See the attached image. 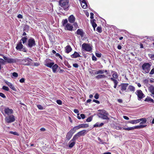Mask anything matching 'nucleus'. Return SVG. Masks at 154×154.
I'll list each match as a JSON object with an SVG mask.
<instances>
[{"label":"nucleus","instance_id":"1","mask_svg":"<svg viewBox=\"0 0 154 154\" xmlns=\"http://www.w3.org/2000/svg\"><path fill=\"white\" fill-rule=\"evenodd\" d=\"M140 119H141V121H142L140 122V125L128 128H123V129L127 131H130L134 130L135 129H140L144 128L146 126L143 125L146 123V120L145 119L143 118Z\"/></svg>","mask_w":154,"mask_h":154},{"label":"nucleus","instance_id":"2","mask_svg":"<svg viewBox=\"0 0 154 154\" xmlns=\"http://www.w3.org/2000/svg\"><path fill=\"white\" fill-rule=\"evenodd\" d=\"M151 66V65L148 63H143L142 66L143 70L142 72L144 73H149L150 69Z\"/></svg>","mask_w":154,"mask_h":154},{"label":"nucleus","instance_id":"3","mask_svg":"<svg viewBox=\"0 0 154 154\" xmlns=\"http://www.w3.org/2000/svg\"><path fill=\"white\" fill-rule=\"evenodd\" d=\"M59 4L64 10L66 11L68 9L69 6L68 0H60L59 2Z\"/></svg>","mask_w":154,"mask_h":154},{"label":"nucleus","instance_id":"4","mask_svg":"<svg viewBox=\"0 0 154 154\" xmlns=\"http://www.w3.org/2000/svg\"><path fill=\"white\" fill-rule=\"evenodd\" d=\"M26 45L28 48H31L35 46L36 43L35 39L33 38L30 37L28 39Z\"/></svg>","mask_w":154,"mask_h":154},{"label":"nucleus","instance_id":"5","mask_svg":"<svg viewBox=\"0 0 154 154\" xmlns=\"http://www.w3.org/2000/svg\"><path fill=\"white\" fill-rule=\"evenodd\" d=\"M87 131L85 130L81 131L74 135L72 139V141L75 140L81 136H84L87 133Z\"/></svg>","mask_w":154,"mask_h":154},{"label":"nucleus","instance_id":"6","mask_svg":"<svg viewBox=\"0 0 154 154\" xmlns=\"http://www.w3.org/2000/svg\"><path fill=\"white\" fill-rule=\"evenodd\" d=\"M23 46L22 44V42H20L17 43V46L16 47V48L17 50L23 51L25 52H26L27 51L26 48H23Z\"/></svg>","mask_w":154,"mask_h":154},{"label":"nucleus","instance_id":"7","mask_svg":"<svg viewBox=\"0 0 154 154\" xmlns=\"http://www.w3.org/2000/svg\"><path fill=\"white\" fill-rule=\"evenodd\" d=\"M4 59L5 60V62L8 63H15L17 62L16 60L15 59L10 58L9 57H6L3 55H2Z\"/></svg>","mask_w":154,"mask_h":154},{"label":"nucleus","instance_id":"8","mask_svg":"<svg viewBox=\"0 0 154 154\" xmlns=\"http://www.w3.org/2000/svg\"><path fill=\"white\" fill-rule=\"evenodd\" d=\"M5 120L7 123H11L15 121V117L13 115H11L6 117L5 118Z\"/></svg>","mask_w":154,"mask_h":154},{"label":"nucleus","instance_id":"9","mask_svg":"<svg viewBox=\"0 0 154 154\" xmlns=\"http://www.w3.org/2000/svg\"><path fill=\"white\" fill-rule=\"evenodd\" d=\"M82 48L85 51L88 52H91L92 50L91 46L87 43H83L82 45Z\"/></svg>","mask_w":154,"mask_h":154},{"label":"nucleus","instance_id":"10","mask_svg":"<svg viewBox=\"0 0 154 154\" xmlns=\"http://www.w3.org/2000/svg\"><path fill=\"white\" fill-rule=\"evenodd\" d=\"M32 61V60L31 59L27 58L24 59L22 60L21 62L24 65L28 66L31 64Z\"/></svg>","mask_w":154,"mask_h":154},{"label":"nucleus","instance_id":"11","mask_svg":"<svg viewBox=\"0 0 154 154\" xmlns=\"http://www.w3.org/2000/svg\"><path fill=\"white\" fill-rule=\"evenodd\" d=\"M135 93L137 95L138 99L139 100H140L143 98L145 97V95L140 90H137Z\"/></svg>","mask_w":154,"mask_h":154},{"label":"nucleus","instance_id":"12","mask_svg":"<svg viewBox=\"0 0 154 154\" xmlns=\"http://www.w3.org/2000/svg\"><path fill=\"white\" fill-rule=\"evenodd\" d=\"M75 131L73 129H71L67 133L66 135V140H69L72 137L73 134L75 132Z\"/></svg>","mask_w":154,"mask_h":154},{"label":"nucleus","instance_id":"13","mask_svg":"<svg viewBox=\"0 0 154 154\" xmlns=\"http://www.w3.org/2000/svg\"><path fill=\"white\" fill-rule=\"evenodd\" d=\"M89 127V125L87 124H81L79 125L78 126L75 127L73 129L76 131L81 128H87Z\"/></svg>","mask_w":154,"mask_h":154},{"label":"nucleus","instance_id":"14","mask_svg":"<svg viewBox=\"0 0 154 154\" xmlns=\"http://www.w3.org/2000/svg\"><path fill=\"white\" fill-rule=\"evenodd\" d=\"M4 112L5 113L9 116L13 113V111L12 109H10L9 108L7 107L4 109Z\"/></svg>","mask_w":154,"mask_h":154},{"label":"nucleus","instance_id":"15","mask_svg":"<svg viewBox=\"0 0 154 154\" xmlns=\"http://www.w3.org/2000/svg\"><path fill=\"white\" fill-rule=\"evenodd\" d=\"M129 84L128 83H122L119 86L121 87V91H126L128 85Z\"/></svg>","mask_w":154,"mask_h":154},{"label":"nucleus","instance_id":"16","mask_svg":"<svg viewBox=\"0 0 154 154\" xmlns=\"http://www.w3.org/2000/svg\"><path fill=\"white\" fill-rule=\"evenodd\" d=\"M64 27V29L65 30L70 31H72V29L73 28V26L69 23H67Z\"/></svg>","mask_w":154,"mask_h":154},{"label":"nucleus","instance_id":"17","mask_svg":"<svg viewBox=\"0 0 154 154\" xmlns=\"http://www.w3.org/2000/svg\"><path fill=\"white\" fill-rule=\"evenodd\" d=\"M75 34L80 35L81 37L82 38L83 37L84 35L85 34V32L83 31L82 29H78L75 33Z\"/></svg>","mask_w":154,"mask_h":154},{"label":"nucleus","instance_id":"18","mask_svg":"<svg viewBox=\"0 0 154 154\" xmlns=\"http://www.w3.org/2000/svg\"><path fill=\"white\" fill-rule=\"evenodd\" d=\"M5 83L8 85L10 88H11L12 90L14 91H16V89L14 86L11 83L8 82L7 81H5Z\"/></svg>","mask_w":154,"mask_h":154},{"label":"nucleus","instance_id":"19","mask_svg":"<svg viewBox=\"0 0 154 154\" xmlns=\"http://www.w3.org/2000/svg\"><path fill=\"white\" fill-rule=\"evenodd\" d=\"M75 18L73 15H71L68 18V20L69 22L71 23H73L75 21Z\"/></svg>","mask_w":154,"mask_h":154},{"label":"nucleus","instance_id":"20","mask_svg":"<svg viewBox=\"0 0 154 154\" xmlns=\"http://www.w3.org/2000/svg\"><path fill=\"white\" fill-rule=\"evenodd\" d=\"M135 91V87L132 85H129L128 87L127 90L126 91V92H128L130 91L132 92L133 93Z\"/></svg>","mask_w":154,"mask_h":154},{"label":"nucleus","instance_id":"21","mask_svg":"<svg viewBox=\"0 0 154 154\" xmlns=\"http://www.w3.org/2000/svg\"><path fill=\"white\" fill-rule=\"evenodd\" d=\"M82 7L84 9H85L87 7V3L85 0H82L80 2Z\"/></svg>","mask_w":154,"mask_h":154},{"label":"nucleus","instance_id":"22","mask_svg":"<svg viewBox=\"0 0 154 154\" xmlns=\"http://www.w3.org/2000/svg\"><path fill=\"white\" fill-rule=\"evenodd\" d=\"M52 71L53 72L56 73L57 72V69H60L57 64H55L53 65L52 67Z\"/></svg>","mask_w":154,"mask_h":154},{"label":"nucleus","instance_id":"23","mask_svg":"<svg viewBox=\"0 0 154 154\" xmlns=\"http://www.w3.org/2000/svg\"><path fill=\"white\" fill-rule=\"evenodd\" d=\"M107 77L104 74H99L96 76L95 77V78L97 79H105Z\"/></svg>","mask_w":154,"mask_h":154},{"label":"nucleus","instance_id":"24","mask_svg":"<svg viewBox=\"0 0 154 154\" xmlns=\"http://www.w3.org/2000/svg\"><path fill=\"white\" fill-rule=\"evenodd\" d=\"M97 115L99 117L103 119H109V118L108 117L109 115H103L100 114H97Z\"/></svg>","mask_w":154,"mask_h":154},{"label":"nucleus","instance_id":"25","mask_svg":"<svg viewBox=\"0 0 154 154\" xmlns=\"http://www.w3.org/2000/svg\"><path fill=\"white\" fill-rule=\"evenodd\" d=\"M47 60H46V63L45 64V65L49 68H52V66L54 64V62H47Z\"/></svg>","mask_w":154,"mask_h":154},{"label":"nucleus","instance_id":"26","mask_svg":"<svg viewBox=\"0 0 154 154\" xmlns=\"http://www.w3.org/2000/svg\"><path fill=\"white\" fill-rule=\"evenodd\" d=\"M81 56L76 51H75L73 54L71 55V57L72 58H75L78 57H80Z\"/></svg>","mask_w":154,"mask_h":154},{"label":"nucleus","instance_id":"27","mask_svg":"<svg viewBox=\"0 0 154 154\" xmlns=\"http://www.w3.org/2000/svg\"><path fill=\"white\" fill-rule=\"evenodd\" d=\"M109 79L113 82L114 84V88H116L117 85L118 83V82L116 79H115L113 78H109Z\"/></svg>","mask_w":154,"mask_h":154},{"label":"nucleus","instance_id":"28","mask_svg":"<svg viewBox=\"0 0 154 154\" xmlns=\"http://www.w3.org/2000/svg\"><path fill=\"white\" fill-rule=\"evenodd\" d=\"M141 121V119L133 120L129 121V122L132 124H137L140 122Z\"/></svg>","mask_w":154,"mask_h":154},{"label":"nucleus","instance_id":"29","mask_svg":"<svg viewBox=\"0 0 154 154\" xmlns=\"http://www.w3.org/2000/svg\"><path fill=\"white\" fill-rule=\"evenodd\" d=\"M65 52L67 53H69L70 52H71L72 50V48H71V46L69 45L67 46L65 48Z\"/></svg>","mask_w":154,"mask_h":154},{"label":"nucleus","instance_id":"30","mask_svg":"<svg viewBox=\"0 0 154 154\" xmlns=\"http://www.w3.org/2000/svg\"><path fill=\"white\" fill-rule=\"evenodd\" d=\"M98 111L100 112L98 113V114L109 115V113L105 110H99Z\"/></svg>","mask_w":154,"mask_h":154},{"label":"nucleus","instance_id":"31","mask_svg":"<svg viewBox=\"0 0 154 154\" xmlns=\"http://www.w3.org/2000/svg\"><path fill=\"white\" fill-rule=\"evenodd\" d=\"M144 101L152 103H154V100H153L149 97H147L144 100Z\"/></svg>","mask_w":154,"mask_h":154},{"label":"nucleus","instance_id":"32","mask_svg":"<svg viewBox=\"0 0 154 154\" xmlns=\"http://www.w3.org/2000/svg\"><path fill=\"white\" fill-rule=\"evenodd\" d=\"M75 143V140L72 141V139L69 143V147L70 148H72L74 146Z\"/></svg>","mask_w":154,"mask_h":154},{"label":"nucleus","instance_id":"33","mask_svg":"<svg viewBox=\"0 0 154 154\" xmlns=\"http://www.w3.org/2000/svg\"><path fill=\"white\" fill-rule=\"evenodd\" d=\"M112 72H113V74L112 75V77L111 78H113L114 79H117L118 78V73L116 72L112 71Z\"/></svg>","mask_w":154,"mask_h":154},{"label":"nucleus","instance_id":"34","mask_svg":"<svg viewBox=\"0 0 154 154\" xmlns=\"http://www.w3.org/2000/svg\"><path fill=\"white\" fill-rule=\"evenodd\" d=\"M28 37L27 36H25L22 38L21 39L20 41H22L23 43L24 44L26 42L27 40H28Z\"/></svg>","mask_w":154,"mask_h":154},{"label":"nucleus","instance_id":"35","mask_svg":"<svg viewBox=\"0 0 154 154\" xmlns=\"http://www.w3.org/2000/svg\"><path fill=\"white\" fill-rule=\"evenodd\" d=\"M95 19H94L93 20H91V23L92 24V26L94 29H95V28L97 26V24L95 22Z\"/></svg>","mask_w":154,"mask_h":154},{"label":"nucleus","instance_id":"36","mask_svg":"<svg viewBox=\"0 0 154 154\" xmlns=\"http://www.w3.org/2000/svg\"><path fill=\"white\" fill-rule=\"evenodd\" d=\"M149 91L151 93L154 95V87L153 86H150L149 87Z\"/></svg>","mask_w":154,"mask_h":154},{"label":"nucleus","instance_id":"37","mask_svg":"<svg viewBox=\"0 0 154 154\" xmlns=\"http://www.w3.org/2000/svg\"><path fill=\"white\" fill-rule=\"evenodd\" d=\"M68 20L67 19H65L64 20H63L62 22V25L63 26H65V25L67 24V23H68Z\"/></svg>","mask_w":154,"mask_h":154},{"label":"nucleus","instance_id":"38","mask_svg":"<svg viewBox=\"0 0 154 154\" xmlns=\"http://www.w3.org/2000/svg\"><path fill=\"white\" fill-rule=\"evenodd\" d=\"M37 107L40 110H43L45 109V108H44L43 106H42L41 105H37Z\"/></svg>","mask_w":154,"mask_h":154},{"label":"nucleus","instance_id":"39","mask_svg":"<svg viewBox=\"0 0 154 154\" xmlns=\"http://www.w3.org/2000/svg\"><path fill=\"white\" fill-rule=\"evenodd\" d=\"M97 31L99 33H101L102 32V28L101 26H98L97 28Z\"/></svg>","mask_w":154,"mask_h":154},{"label":"nucleus","instance_id":"40","mask_svg":"<svg viewBox=\"0 0 154 154\" xmlns=\"http://www.w3.org/2000/svg\"><path fill=\"white\" fill-rule=\"evenodd\" d=\"M9 133L14 134V135H16L17 136H19V134L16 132H13L12 131H10L9 132Z\"/></svg>","mask_w":154,"mask_h":154},{"label":"nucleus","instance_id":"41","mask_svg":"<svg viewBox=\"0 0 154 154\" xmlns=\"http://www.w3.org/2000/svg\"><path fill=\"white\" fill-rule=\"evenodd\" d=\"M2 89L7 91H9L10 90L9 89L8 87L6 86H4L2 87Z\"/></svg>","mask_w":154,"mask_h":154},{"label":"nucleus","instance_id":"42","mask_svg":"<svg viewBox=\"0 0 154 154\" xmlns=\"http://www.w3.org/2000/svg\"><path fill=\"white\" fill-rule=\"evenodd\" d=\"M92 117L91 116H90L89 118H88L86 120V121L88 122H90L92 121Z\"/></svg>","mask_w":154,"mask_h":154},{"label":"nucleus","instance_id":"43","mask_svg":"<svg viewBox=\"0 0 154 154\" xmlns=\"http://www.w3.org/2000/svg\"><path fill=\"white\" fill-rule=\"evenodd\" d=\"M99 74H102L104 72V70H103L99 69L98 70Z\"/></svg>","mask_w":154,"mask_h":154},{"label":"nucleus","instance_id":"44","mask_svg":"<svg viewBox=\"0 0 154 154\" xmlns=\"http://www.w3.org/2000/svg\"><path fill=\"white\" fill-rule=\"evenodd\" d=\"M12 75L15 77H17L18 76V75L17 73L14 72L12 73Z\"/></svg>","mask_w":154,"mask_h":154},{"label":"nucleus","instance_id":"45","mask_svg":"<svg viewBox=\"0 0 154 154\" xmlns=\"http://www.w3.org/2000/svg\"><path fill=\"white\" fill-rule=\"evenodd\" d=\"M57 103L60 105H61L62 104V102L60 100H57L56 101Z\"/></svg>","mask_w":154,"mask_h":154},{"label":"nucleus","instance_id":"46","mask_svg":"<svg viewBox=\"0 0 154 154\" xmlns=\"http://www.w3.org/2000/svg\"><path fill=\"white\" fill-rule=\"evenodd\" d=\"M5 61L2 58H0V63L5 64Z\"/></svg>","mask_w":154,"mask_h":154},{"label":"nucleus","instance_id":"47","mask_svg":"<svg viewBox=\"0 0 154 154\" xmlns=\"http://www.w3.org/2000/svg\"><path fill=\"white\" fill-rule=\"evenodd\" d=\"M101 54L96 53H95L96 56L98 57H101Z\"/></svg>","mask_w":154,"mask_h":154},{"label":"nucleus","instance_id":"48","mask_svg":"<svg viewBox=\"0 0 154 154\" xmlns=\"http://www.w3.org/2000/svg\"><path fill=\"white\" fill-rule=\"evenodd\" d=\"M99 95L98 93H96L94 96V97L96 99H97L99 97Z\"/></svg>","mask_w":154,"mask_h":154},{"label":"nucleus","instance_id":"49","mask_svg":"<svg viewBox=\"0 0 154 154\" xmlns=\"http://www.w3.org/2000/svg\"><path fill=\"white\" fill-rule=\"evenodd\" d=\"M74 26V27L76 28H78L79 27L78 25V24L77 23L75 22V23L73 24Z\"/></svg>","mask_w":154,"mask_h":154},{"label":"nucleus","instance_id":"50","mask_svg":"<svg viewBox=\"0 0 154 154\" xmlns=\"http://www.w3.org/2000/svg\"><path fill=\"white\" fill-rule=\"evenodd\" d=\"M0 96L3 98H5L6 97L5 94L2 93H0Z\"/></svg>","mask_w":154,"mask_h":154},{"label":"nucleus","instance_id":"51","mask_svg":"<svg viewBox=\"0 0 154 154\" xmlns=\"http://www.w3.org/2000/svg\"><path fill=\"white\" fill-rule=\"evenodd\" d=\"M56 56L57 57H59L61 59H62V56L59 54V53H56Z\"/></svg>","mask_w":154,"mask_h":154},{"label":"nucleus","instance_id":"52","mask_svg":"<svg viewBox=\"0 0 154 154\" xmlns=\"http://www.w3.org/2000/svg\"><path fill=\"white\" fill-rule=\"evenodd\" d=\"M73 66L75 68H78L79 67L78 65L76 63H75L73 64Z\"/></svg>","mask_w":154,"mask_h":154},{"label":"nucleus","instance_id":"53","mask_svg":"<svg viewBox=\"0 0 154 154\" xmlns=\"http://www.w3.org/2000/svg\"><path fill=\"white\" fill-rule=\"evenodd\" d=\"M92 60L94 61H96L97 60L96 57L94 55H93L92 56Z\"/></svg>","mask_w":154,"mask_h":154},{"label":"nucleus","instance_id":"54","mask_svg":"<svg viewBox=\"0 0 154 154\" xmlns=\"http://www.w3.org/2000/svg\"><path fill=\"white\" fill-rule=\"evenodd\" d=\"M19 81L21 83H23L25 81V79L23 78H22Z\"/></svg>","mask_w":154,"mask_h":154},{"label":"nucleus","instance_id":"55","mask_svg":"<svg viewBox=\"0 0 154 154\" xmlns=\"http://www.w3.org/2000/svg\"><path fill=\"white\" fill-rule=\"evenodd\" d=\"M154 73V68L152 69L150 72L149 74H150L152 75Z\"/></svg>","mask_w":154,"mask_h":154},{"label":"nucleus","instance_id":"56","mask_svg":"<svg viewBox=\"0 0 154 154\" xmlns=\"http://www.w3.org/2000/svg\"><path fill=\"white\" fill-rule=\"evenodd\" d=\"M94 14L93 13H90V18L91 19H93L94 18Z\"/></svg>","mask_w":154,"mask_h":154},{"label":"nucleus","instance_id":"57","mask_svg":"<svg viewBox=\"0 0 154 154\" xmlns=\"http://www.w3.org/2000/svg\"><path fill=\"white\" fill-rule=\"evenodd\" d=\"M80 116L82 119H84L85 117V115L83 114H82L80 115Z\"/></svg>","mask_w":154,"mask_h":154},{"label":"nucleus","instance_id":"58","mask_svg":"<svg viewBox=\"0 0 154 154\" xmlns=\"http://www.w3.org/2000/svg\"><path fill=\"white\" fill-rule=\"evenodd\" d=\"M17 17L19 18H20V19H22L23 18V16L22 15H21V14H19L18 15H17Z\"/></svg>","mask_w":154,"mask_h":154},{"label":"nucleus","instance_id":"59","mask_svg":"<svg viewBox=\"0 0 154 154\" xmlns=\"http://www.w3.org/2000/svg\"><path fill=\"white\" fill-rule=\"evenodd\" d=\"M94 127H99V123H97L94 125Z\"/></svg>","mask_w":154,"mask_h":154},{"label":"nucleus","instance_id":"60","mask_svg":"<svg viewBox=\"0 0 154 154\" xmlns=\"http://www.w3.org/2000/svg\"><path fill=\"white\" fill-rule=\"evenodd\" d=\"M74 112L76 113H79V111L78 109H75L74 110Z\"/></svg>","mask_w":154,"mask_h":154},{"label":"nucleus","instance_id":"61","mask_svg":"<svg viewBox=\"0 0 154 154\" xmlns=\"http://www.w3.org/2000/svg\"><path fill=\"white\" fill-rule=\"evenodd\" d=\"M98 140H99V141L102 144H104V143H106L105 142H102V140H101L99 138H98Z\"/></svg>","mask_w":154,"mask_h":154},{"label":"nucleus","instance_id":"62","mask_svg":"<svg viewBox=\"0 0 154 154\" xmlns=\"http://www.w3.org/2000/svg\"><path fill=\"white\" fill-rule=\"evenodd\" d=\"M93 102H95L97 103H100L99 101L98 100H93Z\"/></svg>","mask_w":154,"mask_h":154},{"label":"nucleus","instance_id":"63","mask_svg":"<svg viewBox=\"0 0 154 154\" xmlns=\"http://www.w3.org/2000/svg\"><path fill=\"white\" fill-rule=\"evenodd\" d=\"M123 117L126 120H128L129 119V118L128 117L126 116H123Z\"/></svg>","mask_w":154,"mask_h":154},{"label":"nucleus","instance_id":"64","mask_svg":"<svg viewBox=\"0 0 154 154\" xmlns=\"http://www.w3.org/2000/svg\"><path fill=\"white\" fill-rule=\"evenodd\" d=\"M40 130L41 131H45V129L44 128H40Z\"/></svg>","mask_w":154,"mask_h":154}]
</instances>
